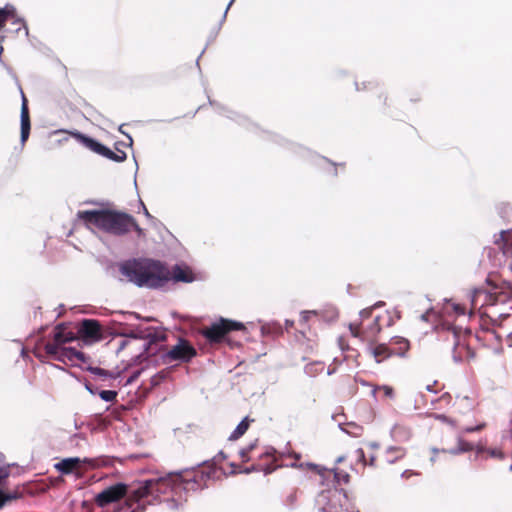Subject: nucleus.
Returning a JSON list of instances; mask_svg holds the SVG:
<instances>
[{"label": "nucleus", "instance_id": "f257e3e1", "mask_svg": "<svg viewBox=\"0 0 512 512\" xmlns=\"http://www.w3.org/2000/svg\"><path fill=\"white\" fill-rule=\"evenodd\" d=\"M212 471H185L184 473H170L165 477L151 478L133 483L130 490V498L137 503L135 509L123 508V512H143L147 504L156 500L161 494L169 491L172 497L166 503L170 509H178L186 501L183 494L190 491L202 490L206 487V481L211 478Z\"/></svg>", "mask_w": 512, "mask_h": 512}, {"label": "nucleus", "instance_id": "f03ea898", "mask_svg": "<svg viewBox=\"0 0 512 512\" xmlns=\"http://www.w3.org/2000/svg\"><path fill=\"white\" fill-rule=\"evenodd\" d=\"M119 273L120 281L150 289L162 288L170 280L185 283L194 280V276L188 268L175 265L171 273L160 261L150 259L124 261L119 264Z\"/></svg>", "mask_w": 512, "mask_h": 512}, {"label": "nucleus", "instance_id": "7ed1b4c3", "mask_svg": "<svg viewBox=\"0 0 512 512\" xmlns=\"http://www.w3.org/2000/svg\"><path fill=\"white\" fill-rule=\"evenodd\" d=\"M78 218L87 225L114 235H123L131 230L134 218L126 213H118L107 210L79 211Z\"/></svg>", "mask_w": 512, "mask_h": 512}, {"label": "nucleus", "instance_id": "20e7f679", "mask_svg": "<svg viewBox=\"0 0 512 512\" xmlns=\"http://www.w3.org/2000/svg\"><path fill=\"white\" fill-rule=\"evenodd\" d=\"M133 484L127 486L124 483H116L112 486L107 487L100 493H98L95 497V502L100 507H105L106 505L116 502L124 496H127V500L125 505L119 508L118 512H123V508L131 507V509H135L137 503L134 499L130 498V490Z\"/></svg>", "mask_w": 512, "mask_h": 512}, {"label": "nucleus", "instance_id": "39448f33", "mask_svg": "<svg viewBox=\"0 0 512 512\" xmlns=\"http://www.w3.org/2000/svg\"><path fill=\"white\" fill-rule=\"evenodd\" d=\"M348 498L343 489L322 490L316 497L315 507L317 512H346L343 509V501Z\"/></svg>", "mask_w": 512, "mask_h": 512}, {"label": "nucleus", "instance_id": "423d86ee", "mask_svg": "<svg viewBox=\"0 0 512 512\" xmlns=\"http://www.w3.org/2000/svg\"><path fill=\"white\" fill-rule=\"evenodd\" d=\"M196 354V349L189 343V341L179 338L175 345L160 355V359L164 365L173 366L178 363H187L191 361Z\"/></svg>", "mask_w": 512, "mask_h": 512}, {"label": "nucleus", "instance_id": "0eeeda50", "mask_svg": "<svg viewBox=\"0 0 512 512\" xmlns=\"http://www.w3.org/2000/svg\"><path fill=\"white\" fill-rule=\"evenodd\" d=\"M244 328L245 327L241 322L220 318L213 322L209 327L204 328L202 334L209 342L218 343L230 331L243 330Z\"/></svg>", "mask_w": 512, "mask_h": 512}, {"label": "nucleus", "instance_id": "6e6552de", "mask_svg": "<svg viewBox=\"0 0 512 512\" xmlns=\"http://www.w3.org/2000/svg\"><path fill=\"white\" fill-rule=\"evenodd\" d=\"M71 135L86 148L114 162H123L127 157L124 151L119 150L117 153H115L110 148L101 144L97 140L78 131L71 132Z\"/></svg>", "mask_w": 512, "mask_h": 512}, {"label": "nucleus", "instance_id": "1a4fd4ad", "mask_svg": "<svg viewBox=\"0 0 512 512\" xmlns=\"http://www.w3.org/2000/svg\"><path fill=\"white\" fill-rule=\"evenodd\" d=\"M44 348L46 353L54 360L64 364L84 360V354L72 347L60 346L57 343H47Z\"/></svg>", "mask_w": 512, "mask_h": 512}, {"label": "nucleus", "instance_id": "9d476101", "mask_svg": "<svg viewBox=\"0 0 512 512\" xmlns=\"http://www.w3.org/2000/svg\"><path fill=\"white\" fill-rule=\"evenodd\" d=\"M83 464H87L90 467L97 465L96 459L91 458H79V457H68L54 464V468L62 475L74 474L77 477L81 475V467Z\"/></svg>", "mask_w": 512, "mask_h": 512}, {"label": "nucleus", "instance_id": "9b49d317", "mask_svg": "<svg viewBox=\"0 0 512 512\" xmlns=\"http://www.w3.org/2000/svg\"><path fill=\"white\" fill-rule=\"evenodd\" d=\"M481 298H483V303H481V307L486 306L487 309H489L485 312L488 314L489 317L492 318L494 316H498V317H503V318L512 320V317L510 315H506L503 313H497L496 311H494V307L497 304L496 297L493 294H490L483 289H474L471 292L470 301H471V305L473 308L477 307Z\"/></svg>", "mask_w": 512, "mask_h": 512}, {"label": "nucleus", "instance_id": "f8f14e48", "mask_svg": "<svg viewBox=\"0 0 512 512\" xmlns=\"http://www.w3.org/2000/svg\"><path fill=\"white\" fill-rule=\"evenodd\" d=\"M80 335L89 342H96L101 339V327L98 321L85 319L79 328Z\"/></svg>", "mask_w": 512, "mask_h": 512}, {"label": "nucleus", "instance_id": "ddd939ff", "mask_svg": "<svg viewBox=\"0 0 512 512\" xmlns=\"http://www.w3.org/2000/svg\"><path fill=\"white\" fill-rule=\"evenodd\" d=\"M448 331L453 338V360L455 363H461L464 355L471 354L470 349L464 343H461L458 331L455 327H449Z\"/></svg>", "mask_w": 512, "mask_h": 512}, {"label": "nucleus", "instance_id": "4468645a", "mask_svg": "<svg viewBox=\"0 0 512 512\" xmlns=\"http://www.w3.org/2000/svg\"><path fill=\"white\" fill-rule=\"evenodd\" d=\"M22 95V105H21V113H20V126H21V132H20V138L21 142L25 143V141L28 139L30 135V118H29V110L27 106V100L21 91Z\"/></svg>", "mask_w": 512, "mask_h": 512}, {"label": "nucleus", "instance_id": "2eb2a0df", "mask_svg": "<svg viewBox=\"0 0 512 512\" xmlns=\"http://www.w3.org/2000/svg\"><path fill=\"white\" fill-rule=\"evenodd\" d=\"M350 330L353 336L358 337L363 334L366 338L375 336L380 331L379 317H375L370 325L362 327L357 324H350Z\"/></svg>", "mask_w": 512, "mask_h": 512}, {"label": "nucleus", "instance_id": "dca6fc26", "mask_svg": "<svg viewBox=\"0 0 512 512\" xmlns=\"http://www.w3.org/2000/svg\"><path fill=\"white\" fill-rule=\"evenodd\" d=\"M369 353L374 357L377 363L384 361L385 359L393 356L392 347L389 344H379L376 346L368 347Z\"/></svg>", "mask_w": 512, "mask_h": 512}, {"label": "nucleus", "instance_id": "f3484780", "mask_svg": "<svg viewBox=\"0 0 512 512\" xmlns=\"http://www.w3.org/2000/svg\"><path fill=\"white\" fill-rule=\"evenodd\" d=\"M310 466L316 469L320 475H323L326 471L333 473L335 482L337 484H347L349 482L350 475L346 471L338 470L336 466L332 467L331 469H326L325 467H320L315 464H310Z\"/></svg>", "mask_w": 512, "mask_h": 512}, {"label": "nucleus", "instance_id": "a211bd4d", "mask_svg": "<svg viewBox=\"0 0 512 512\" xmlns=\"http://www.w3.org/2000/svg\"><path fill=\"white\" fill-rule=\"evenodd\" d=\"M393 356L404 357L409 349V341L403 337L395 336L390 340Z\"/></svg>", "mask_w": 512, "mask_h": 512}, {"label": "nucleus", "instance_id": "6ab92c4d", "mask_svg": "<svg viewBox=\"0 0 512 512\" xmlns=\"http://www.w3.org/2000/svg\"><path fill=\"white\" fill-rule=\"evenodd\" d=\"M390 436L396 442H407L411 437V431L407 426L397 423L391 428Z\"/></svg>", "mask_w": 512, "mask_h": 512}, {"label": "nucleus", "instance_id": "aec40b11", "mask_svg": "<svg viewBox=\"0 0 512 512\" xmlns=\"http://www.w3.org/2000/svg\"><path fill=\"white\" fill-rule=\"evenodd\" d=\"M126 346H130L132 348H139L142 349L143 352H147L150 347V342L140 339L136 336H130L122 340L119 348L123 349Z\"/></svg>", "mask_w": 512, "mask_h": 512}, {"label": "nucleus", "instance_id": "412c9836", "mask_svg": "<svg viewBox=\"0 0 512 512\" xmlns=\"http://www.w3.org/2000/svg\"><path fill=\"white\" fill-rule=\"evenodd\" d=\"M457 443V447L448 450L443 449L442 451L452 455H458L461 453L471 451L474 448L473 444L464 440L462 436H458Z\"/></svg>", "mask_w": 512, "mask_h": 512}, {"label": "nucleus", "instance_id": "4be33fe9", "mask_svg": "<svg viewBox=\"0 0 512 512\" xmlns=\"http://www.w3.org/2000/svg\"><path fill=\"white\" fill-rule=\"evenodd\" d=\"M406 454V450L402 447L390 446L386 449V460L393 464L397 460L402 459Z\"/></svg>", "mask_w": 512, "mask_h": 512}, {"label": "nucleus", "instance_id": "5701e85b", "mask_svg": "<svg viewBox=\"0 0 512 512\" xmlns=\"http://www.w3.org/2000/svg\"><path fill=\"white\" fill-rule=\"evenodd\" d=\"M71 340H73L71 333H65L61 326L56 327L53 343H57L58 345L63 346V344L70 342Z\"/></svg>", "mask_w": 512, "mask_h": 512}, {"label": "nucleus", "instance_id": "b1692460", "mask_svg": "<svg viewBox=\"0 0 512 512\" xmlns=\"http://www.w3.org/2000/svg\"><path fill=\"white\" fill-rule=\"evenodd\" d=\"M325 369V365L322 362H313L305 366L304 371L309 377H316L321 374Z\"/></svg>", "mask_w": 512, "mask_h": 512}, {"label": "nucleus", "instance_id": "393cba45", "mask_svg": "<svg viewBox=\"0 0 512 512\" xmlns=\"http://www.w3.org/2000/svg\"><path fill=\"white\" fill-rule=\"evenodd\" d=\"M249 427V420L247 417H245L233 430V432L229 436V440H237L240 438L248 429Z\"/></svg>", "mask_w": 512, "mask_h": 512}, {"label": "nucleus", "instance_id": "a878e982", "mask_svg": "<svg viewBox=\"0 0 512 512\" xmlns=\"http://www.w3.org/2000/svg\"><path fill=\"white\" fill-rule=\"evenodd\" d=\"M88 370L91 374L98 376L102 379L106 378H116L112 372H109L105 369H102L100 367H89Z\"/></svg>", "mask_w": 512, "mask_h": 512}, {"label": "nucleus", "instance_id": "bb28decb", "mask_svg": "<svg viewBox=\"0 0 512 512\" xmlns=\"http://www.w3.org/2000/svg\"><path fill=\"white\" fill-rule=\"evenodd\" d=\"M14 7L12 6H5L4 8H0V28H2L8 17L14 13Z\"/></svg>", "mask_w": 512, "mask_h": 512}, {"label": "nucleus", "instance_id": "cd10ccee", "mask_svg": "<svg viewBox=\"0 0 512 512\" xmlns=\"http://www.w3.org/2000/svg\"><path fill=\"white\" fill-rule=\"evenodd\" d=\"M98 395L105 402H114L118 393L114 390H101Z\"/></svg>", "mask_w": 512, "mask_h": 512}, {"label": "nucleus", "instance_id": "c85d7f7f", "mask_svg": "<svg viewBox=\"0 0 512 512\" xmlns=\"http://www.w3.org/2000/svg\"><path fill=\"white\" fill-rule=\"evenodd\" d=\"M499 248L506 260L511 261L510 265L512 266V243L502 242L499 244Z\"/></svg>", "mask_w": 512, "mask_h": 512}, {"label": "nucleus", "instance_id": "c756f323", "mask_svg": "<svg viewBox=\"0 0 512 512\" xmlns=\"http://www.w3.org/2000/svg\"><path fill=\"white\" fill-rule=\"evenodd\" d=\"M349 429H345L340 425V428L342 431L346 432L347 434L353 436V437H359L362 433V427L356 425V424H349Z\"/></svg>", "mask_w": 512, "mask_h": 512}, {"label": "nucleus", "instance_id": "7c9ffc66", "mask_svg": "<svg viewBox=\"0 0 512 512\" xmlns=\"http://www.w3.org/2000/svg\"><path fill=\"white\" fill-rule=\"evenodd\" d=\"M10 464L0 465V486L5 485L7 478L10 476Z\"/></svg>", "mask_w": 512, "mask_h": 512}, {"label": "nucleus", "instance_id": "2f4dec72", "mask_svg": "<svg viewBox=\"0 0 512 512\" xmlns=\"http://www.w3.org/2000/svg\"><path fill=\"white\" fill-rule=\"evenodd\" d=\"M20 494L17 491L11 493H4L0 490V507H2L7 501L17 499Z\"/></svg>", "mask_w": 512, "mask_h": 512}, {"label": "nucleus", "instance_id": "473e14b6", "mask_svg": "<svg viewBox=\"0 0 512 512\" xmlns=\"http://www.w3.org/2000/svg\"><path fill=\"white\" fill-rule=\"evenodd\" d=\"M486 452L492 458L504 459V457H505L504 453L500 449L489 448L486 450Z\"/></svg>", "mask_w": 512, "mask_h": 512}, {"label": "nucleus", "instance_id": "72a5a7b5", "mask_svg": "<svg viewBox=\"0 0 512 512\" xmlns=\"http://www.w3.org/2000/svg\"><path fill=\"white\" fill-rule=\"evenodd\" d=\"M450 307L452 309V311L456 314V315H462L464 316L465 315V308L460 305V304H457V303H451L450 304Z\"/></svg>", "mask_w": 512, "mask_h": 512}, {"label": "nucleus", "instance_id": "f704fd0d", "mask_svg": "<svg viewBox=\"0 0 512 512\" xmlns=\"http://www.w3.org/2000/svg\"><path fill=\"white\" fill-rule=\"evenodd\" d=\"M254 447H255V444L252 443V444L248 445L246 448H243V449L240 450V456H241L243 461H247L248 460L247 456H248L249 452Z\"/></svg>", "mask_w": 512, "mask_h": 512}, {"label": "nucleus", "instance_id": "c9c22d12", "mask_svg": "<svg viewBox=\"0 0 512 512\" xmlns=\"http://www.w3.org/2000/svg\"><path fill=\"white\" fill-rule=\"evenodd\" d=\"M484 427H485V423H481V424L476 425V426H469V427H466V428H464V429H463V432H464V433H472V432L480 431V430H482Z\"/></svg>", "mask_w": 512, "mask_h": 512}, {"label": "nucleus", "instance_id": "e433bc0d", "mask_svg": "<svg viewBox=\"0 0 512 512\" xmlns=\"http://www.w3.org/2000/svg\"><path fill=\"white\" fill-rule=\"evenodd\" d=\"M380 389L383 390L384 392V395L388 398H394V390L391 386H387V385H384L382 387H380Z\"/></svg>", "mask_w": 512, "mask_h": 512}, {"label": "nucleus", "instance_id": "4c0bfd02", "mask_svg": "<svg viewBox=\"0 0 512 512\" xmlns=\"http://www.w3.org/2000/svg\"><path fill=\"white\" fill-rule=\"evenodd\" d=\"M141 374V370L134 371L126 381V385L133 383Z\"/></svg>", "mask_w": 512, "mask_h": 512}, {"label": "nucleus", "instance_id": "58836bf2", "mask_svg": "<svg viewBox=\"0 0 512 512\" xmlns=\"http://www.w3.org/2000/svg\"><path fill=\"white\" fill-rule=\"evenodd\" d=\"M314 314H316L315 311H302L301 314H300L301 321L307 322L309 317H310V315H314Z\"/></svg>", "mask_w": 512, "mask_h": 512}, {"label": "nucleus", "instance_id": "ea45409f", "mask_svg": "<svg viewBox=\"0 0 512 512\" xmlns=\"http://www.w3.org/2000/svg\"><path fill=\"white\" fill-rule=\"evenodd\" d=\"M370 314H371V308H366V309H363V310L360 312V317H361L362 319H365V318L370 317Z\"/></svg>", "mask_w": 512, "mask_h": 512}, {"label": "nucleus", "instance_id": "a19ab883", "mask_svg": "<svg viewBox=\"0 0 512 512\" xmlns=\"http://www.w3.org/2000/svg\"><path fill=\"white\" fill-rule=\"evenodd\" d=\"M412 475H417V473L412 470H405L401 473L402 478H409Z\"/></svg>", "mask_w": 512, "mask_h": 512}, {"label": "nucleus", "instance_id": "79ce46f5", "mask_svg": "<svg viewBox=\"0 0 512 512\" xmlns=\"http://www.w3.org/2000/svg\"><path fill=\"white\" fill-rule=\"evenodd\" d=\"M85 387H86L87 391H88L90 394H92V395H95V394H98V393H99V391H98V389H97V388H93V387H92L91 385H89V384H86V385H85Z\"/></svg>", "mask_w": 512, "mask_h": 512}, {"label": "nucleus", "instance_id": "37998d69", "mask_svg": "<svg viewBox=\"0 0 512 512\" xmlns=\"http://www.w3.org/2000/svg\"><path fill=\"white\" fill-rule=\"evenodd\" d=\"M131 229H134L138 233V235H142V233H143L142 228L139 227V225L136 223L135 220H134V224L131 225Z\"/></svg>", "mask_w": 512, "mask_h": 512}, {"label": "nucleus", "instance_id": "c03bdc74", "mask_svg": "<svg viewBox=\"0 0 512 512\" xmlns=\"http://www.w3.org/2000/svg\"><path fill=\"white\" fill-rule=\"evenodd\" d=\"M163 377H164V375H163L162 373H159L158 375L154 376V377L152 378V384H157V383H158V380H157V379H158V378H159V379H163Z\"/></svg>", "mask_w": 512, "mask_h": 512}, {"label": "nucleus", "instance_id": "a18cd8bd", "mask_svg": "<svg viewBox=\"0 0 512 512\" xmlns=\"http://www.w3.org/2000/svg\"><path fill=\"white\" fill-rule=\"evenodd\" d=\"M141 206H142V209H143V212H144V215L147 217V218H152V216L150 215V213L148 212L147 208L145 207V205L143 204V202H141Z\"/></svg>", "mask_w": 512, "mask_h": 512}, {"label": "nucleus", "instance_id": "49530a36", "mask_svg": "<svg viewBox=\"0 0 512 512\" xmlns=\"http://www.w3.org/2000/svg\"><path fill=\"white\" fill-rule=\"evenodd\" d=\"M234 1L235 0H230V2L228 3V5H227V7H226V9L224 11V14H223V19L226 17L227 12H228L229 8L231 7V5L233 4Z\"/></svg>", "mask_w": 512, "mask_h": 512}, {"label": "nucleus", "instance_id": "de8ad7c7", "mask_svg": "<svg viewBox=\"0 0 512 512\" xmlns=\"http://www.w3.org/2000/svg\"><path fill=\"white\" fill-rule=\"evenodd\" d=\"M356 452H357L359 458L364 460V451H363V449L359 448V449H357Z\"/></svg>", "mask_w": 512, "mask_h": 512}, {"label": "nucleus", "instance_id": "09e8293b", "mask_svg": "<svg viewBox=\"0 0 512 512\" xmlns=\"http://www.w3.org/2000/svg\"><path fill=\"white\" fill-rule=\"evenodd\" d=\"M487 449H485L483 446H477L476 451L478 454L482 452H486Z\"/></svg>", "mask_w": 512, "mask_h": 512}, {"label": "nucleus", "instance_id": "8fccbe9b", "mask_svg": "<svg viewBox=\"0 0 512 512\" xmlns=\"http://www.w3.org/2000/svg\"><path fill=\"white\" fill-rule=\"evenodd\" d=\"M344 459H345V457H344V456H339V457L336 459L335 464L337 465V464L341 463L342 461H344Z\"/></svg>", "mask_w": 512, "mask_h": 512}, {"label": "nucleus", "instance_id": "3c124183", "mask_svg": "<svg viewBox=\"0 0 512 512\" xmlns=\"http://www.w3.org/2000/svg\"><path fill=\"white\" fill-rule=\"evenodd\" d=\"M286 327H291L293 325V321L286 320Z\"/></svg>", "mask_w": 512, "mask_h": 512}, {"label": "nucleus", "instance_id": "603ef678", "mask_svg": "<svg viewBox=\"0 0 512 512\" xmlns=\"http://www.w3.org/2000/svg\"><path fill=\"white\" fill-rule=\"evenodd\" d=\"M372 448L377 449L379 447L378 443H371L370 445Z\"/></svg>", "mask_w": 512, "mask_h": 512}, {"label": "nucleus", "instance_id": "864d4df0", "mask_svg": "<svg viewBox=\"0 0 512 512\" xmlns=\"http://www.w3.org/2000/svg\"><path fill=\"white\" fill-rule=\"evenodd\" d=\"M253 470H254V468H253V467H252V468H246L244 472H245V473H250V472H251V471H253Z\"/></svg>", "mask_w": 512, "mask_h": 512}, {"label": "nucleus", "instance_id": "5fc2aeb1", "mask_svg": "<svg viewBox=\"0 0 512 512\" xmlns=\"http://www.w3.org/2000/svg\"><path fill=\"white\" fill-rule=\"evenodd\" d=\"M438 418H439V419H442V420H445V421L447 420V418H446V416H445V415H440V416H438Z\"/></svg>", "mask_w": 512, "mask_h": 512}, {"label": "nucleus", "instance_id": "6e6d98bb", "mask_svg": "<svg viewBox=\"0 0 512 512\" xmlns=\"http://www.w3.org/2000/svg\"><path fill=\"white\" fill-rule=\"evenodd\" d=\"M333 373H334V370H330V369L327 370V375H332Z\"/></svg>", "mask_w": 512, "mask_h": 512}, {"label": "nucleus", "instance_id": "4d7b16f0", "mask_svg": "<svg viewBox=\"0 0 512 512\" xmlns=\"http://www.w3.org/2000/svg\"><path fill=\"white\" fill-rule=\"evenodd\" d=\"M127 137H128V139H129V145H132V142H133V141H132L131 136L127 135Z\"/></svg>", "mask_w": 512, "mask_h": 512}, {"label": "nucleus", "instance_id": "13d9d810", "mask_svg": "<svg viewBox=\"0 0 512 512\" xmlns=\"http://www.w3.org/2000/svg\"><path fill=\"white\" fill-rule=\"evenodd\" d=\"M376 391H377V388H376V387H374V388H373V390H372V395H373V396H375Z\"/></svg>", "mask_w": 512, "mask_h": 512}, {"label": "nucleus", "instance_id": "bf43d9fd", "mask_svg": "<svg viewBox=\"0 0 512 512\" xmlns=\"http://www.w3.org/2000/svg\"><path fill=\"white\" fill-rule=\"evenodd\" d=\"M382 305H383V302H378V303L375 304L376 307H380Z\"/></svg>", "mask_w": 512, "mask_h": 512}, {"label": "nucleus", "instance_id": "052dcab7", "mask_svg": "<svg viewBox=\"0 0 512 512\" xmlns=\"http://www.w3.org/2000/svg\"><path fill=\"white\" fill-rule=\"evenodd\" d=\"M426 389H427L428 391H431V390H432L430 385H427Z\"/></svg>", "mask_w": 512, "mask_h": 512}, {"label": "nucleus", "instance_id": "680f3d73", "mask_svg": "<svg viewBox=\"0 0 512 512\" xmlns=\"http://www.w3.org/2000/svg\"><path fill=\"white\" fill-rule=\"evenodd\" d=\"M373 462H374V457L371 458L370 465H373Z\"/></svg>", "mask_w": 512, "mask_h": 512}, {"label": "nucleus", "instance_id": "e2e57ef3", "mask_svg": "<svg viewBox=\"0 0 512 512\" xmlns=\"http://www.w3.org/2000/svg\"><path fill=\"white\" fill-rule=\"evenodd\" d=\"M24 27H25V30H26V31H25V34H28V29H27V27H26V26H24Z\"/></svg>", "mask_w": 512, "mask_h": 512}, {"label": "nucleus", "instance_id": "0e129e2a", "mask_svg": "<svg viewBox=\"0 0 512 512\" xmlns=\"http://www.w3.org/2000/svg\"><path fill=\"white\" fill-rule=\"evenodd\" d=\"M509 470L512 472V464L510 465Z\"/></svg>", "mask_w": 512, "mask_h": 512}]
</instances>
